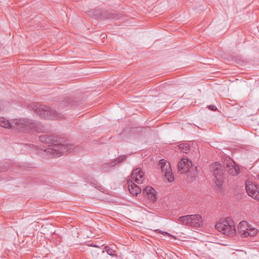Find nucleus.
Masks as SVG:
<instances>
[{
    "label": "nucleus",
    "instance_id": "nucleus-27",
    "mask_svg": "<svg viewBox=\"0 0 259 259\" xmlns=\"http://www.w3.org/2000/svg\"><path fill=\"white\" fill-rule=\"evenodd\" d=\"M8 167L7 165H5L4 166H0V171H6L7 169H8Z\"/></svg>",
    "mask_w": 259,
    "mask_h": 259
},
{
    "label": "nucleus",
    "instance_id": "nucleus-26",
    "mask_svg": "<svg viewBox=\"0 0 259 259\" xmlns=\"http://www.w3.org/2000/svg\"><path fill=\"white\" fill-rule=\"evenodd\" d=\"M207 107L209 110L213 111H216L217 110V107L214 105H208L207 106Z\"/></svg>",
    "mask_w": 259,
    "mask_h": 259
},
{
    "label": "nucleus",
    "instance_id": "nucleus-5",
    "mask_svg": "<svg viewBox=\"0 0 259 259\" xmlns=\"http://www.w3.org/2000/svg\"><path fill=\"white\" fill-rule=\"evenodd\" d=\"M215 228L219 232L230 237L233 236L236 234L234 225H226L222 223H217L215 226Z\"/></svg>",
    "mask_w": 259,
    "mask_h": 259
},
{
    "label": "nucleus",
    "instance_id": "nucleus-25",
    "mask_svg": "<svg viewBox=\"0 0 259 259\" xmlns=\"http://www.w3.org/2000/svg\"><path fill=\"white\" fill-rule=\"evenodd\" d=\"M118 163V162H117V160L116 159H114V160L111 161L110 162L108 163L109 166L111 168L115 165H116Z\"/></svg>",
    "mask_w": 259,
    "mask_h": 259
},
{
    "label": "nucleus",
    "instance_id": "nucleus-16",
    "mask_svg": "<svg viewBox=\"0 0 259 259\" xmlns=\"http://www.w3.org/2000/svg\"><path fill=\"white\" fill-rule=\"evenodd\" d=\"M39 139L41 142L46 144H51L55 141L54 137L46 134L39 136Z\"/></svg>",
    "mask_w": 259,
    "mask_h": 259
},
{
    "label": "nucleus",
    "instance_id": "nucleus-6",
    "mask_svg": "<svg viewBox=\"0 0 259 259\" xmlns=\"http://www.w3.org/2000/svg\"><path fill=\"white\" fill-rule=\"evenodd\" d=\"M160 169L162 172H164V176L168 182H172L174 181V176L171 172V168L169 162L164 159L159 161Z\"/></svg>",
    "mask_w": 259,
    "mask_h": 259
},
{
    "label": "nucleus",
    "instance_id": "nucleus-22",
    "mask_svg": "<svg viewBox=\"0 0 259 259\" xmlns=\"http://www.w3.org/2000/svg\"><path fill=\"white\" fill-rule=\"evenodd\" d=\"M104 249H105L106 251L109 255L112 256L115 255V251L113 248L109 247L108 246H106L105 247Z\"/></svg>",
    "mask_w": 259,
    "mask_h": 259
},
{
    "label": "nucleus",
    "instance_id": "nucleus-11",
    "mask_svg": "<svg viewBox=\"0 0 259 259\" xmlns=\"http://www.w3.org/2000/svg\"><path fill=\"white\" fill-rule=\"evenodd\" d=\"M225 169L229 175L233 176H237L240 172V168L234 162H227Z\"/></svg>",
    "mask_w": 259,
    "mask_h": 259
},
{
    "label": "nucleus",
    "instance_id": "nucleus-21",
    "mask_svg": "<svg viewBox=\"0 0 259 259\" xmlns=\"http://www.w3.org/2000/svg\"><path fill=\"white\" fill-rule=\"evenodd\" d=\"M219 223H222V224H225L226 225H234L233 220L230 217L225 218L222 222H219Z\"/></svg>",
    "mask_w": 259,
    "mask_h": 259
},
{
    "label": "nucleus",
    "instance_id": "nucleus-8",
    "mask_svg": "<svg viewBox=\"0 0 259 259\" xmlns=\"http://www.w3.org/2000/svg\"><path fill=\"white\" fill-rule=\"evenodd\" d=\"M245 189L248 195L259 202V187L248 182L245 184Z\"/></svg>",
    "mask_w": 259,
    "mask_h": 259
},
{
    "label": "nucleus",
    "instance_id": "nucleus-23",
    "mask_svg": "<svg viewBox=\"0 0 259 259\" xmlns=\"http://www.w3.org/2000/svg\"><path fill=\"white\" fill-rule=\"evenodd\" d=\"M126 158V155H121L120 156H119L118 158H117L116 159V160H117V162H118V163H120V162H121L123 161H124Z\"/></svg>",
    "mask_w": 259,
    "mask_h": 259
},
{
    "label": "nucleus",
    "instance_id": "nucleus-1",
    "mask_svg": "<svg viewBox=\"0 0 259 259\" xmlns=\"http://www.w3.org/2000/svg\"><path fill=\"white\" fill-rule=\"evenodd\" d=\"M0 126L6 128H15L18 130L38 131V125L36 122L24 118L14 119L10 122L5 118L0 117Z\"/></svg>",
    "mask_w": 259,
    "mask_h": 259
},
{
    "label": "nucleus",
    "instance_id": "nucleus-13",
    "mask_svg": "<svg viewBox=\"0 0 259 259\" xmlns=\"http://www.w3.org/2000/svg\"><path fill=\"white\" fill-rule=\"evenodd\" d=\"M179 221L182 222L184 225L191 227L194 226V215H187L181 217Z\"/></svg>",
    "mask_w": 259,
    "mask_h": 259
},
{
    "label": "nucleus",
    "instance_id": "nucleus-9",
    "mask_svg": "<svg viewBox=\"0 0 259 259\" xmlns=\"http://www.w3.org/2000/svg\"><path fill=\"white\" fill-rule=\"evenodd\" d=\"M192 161L185 158H182L178 165L179 171H180L181 174L190 171V169L192 168Z\"/></svg>",
    "mask_w": 259,
    "mask_h": 259
},
{
    "label": "nucleus",
    "instance_id": "nucleus-19",
    "mask_svg": "<svg viewBox=\"0 0 259 259\" xmlns=\"http://www.w3.org/2000/svg\"><path fill=\"white\" fill-rule=\"evenodd\" d=\"M195 228L203 227V222L202 217L199 214H195Z\"/></svg>",
    "mask_w": 259,
    "mask_h": 259
},
{
    "label": "nucleus",
    "instance_id": "nucleus-29",
    "mask_svg": "<svg viewBox=\"0 0 259 259\" xmlns=\"http://www.w3.org/2000/svg\"><path fill=\"white\" fill-rule=\"evenodd\" d=\"M2 103L0 102V111L2 110L3 109L2 107L1 106Z\"/></svg>",
    "mask_w": 259,
    "mask_h": 259
},
{
    "label": "nucleus",
    "instance_id": "nucleus-17",
    "mask_svg": "<svg viewBox=\"0 0 259 259\" xmlns=\"http://www.w3.org/2000/svg\"><path fill=\"white\" fill-rule=\"evenodd\" d=\"M72 103V99L68 97L65 100H63L60 103V107L62 108H66L71 105Z\"/></svg>",
    "mask_w": 259,
    "mask_h": 259
},
{
    "label": "nucleus",
    "instance_id": "nucleus-20",
    "mask_svg": "<svg viewBox=\"0 0 259 259\" xmlns=\"http://www.w3.org/2000/svg\"><path fill=\"white\" fill-rule=\"evenodd\" d=\"M257 233V230L254 228L249 227L248 230L246 232V237L248 236L252 237L256 235Z\"/></svg>",
    "mask_w": 259,
    "mask_h": 259
},
{
    "label": "nucleus",
    "instance_id": "nucleus-4",
    "mask_svg": "<svg viewBox=\"0 0 259 259\" xmlns=\"http://www.w3.org/2000/svg\"><path fill=\"white\" fill-rule=\"evenodd\" d=\"M211 170L213 171V180L215 183V187L219 192H222L224 189V177L223 170L215 164L211 166Z\"/></svg>",
    "mask_w": 259,
    "mask_h": 259
},
{
    "label": "nucleus",
    "instance_id": "nucleus-3",
    "mask_svg": "<svg viewBox=\"0 0 259 259\" xmlns=\"http://www.w3.org/2000/svg\"><path fill=\"white\" fill-rule=\"evenodd\" d=\"M45 152L48 155H52L53 157H59L65 152H71L74 150V145L72 144H53L49 146Z\"/></svg>",
    "mask_w": 259,
    "mask_h": 259
},
{
    "label": "nucleus",
    "instance_id": "nucleus-14",
    "mask_svg": "<svg viewBox=\"0 0 259 259\" xmlns=\"http://www.w3.org/2000/svg\"><path fill=\"white\" fill-rule=\"evenodd\" d=\"M127 183L128 190L131 194L137 196L141 192V188L134 184L132 180L128 181Z\"/></svg>",
    "mask_w": 259,
    "mask_h": 259
},
{
    "label": "nucleus",
    "instance_id": "nucleus-15",
    "mask_svg": "<svg viewBox=\"0 0 259 259\" xmlns=\"http://www.w3.org/2000/svg\"><path fill=\"white\" fill-rule=\"evenodd\" d=\"M250 226L246 221H241L238 225V230L242 237H246V232Z\"/></svg>",
    "mask_w": 259,
    "mask_h": 259
},
{
    "label": "nucleus",
    "instance_id": "nucleus-10",
    "mask_svg": "<svg viewBox=\"0 0 259 259\" xmlns=\"http://www.w3.org/2000/svg\"><path fill=\"white\" fill-rule=\"evenodd\" d=\"M156 192L155 190L151 186H146L143 191L144 196L149 201L154 202L156 201Z\"/></svg>",
    "mask_w": 259,
    "mask_h": 259
},
{
    "label": "nucleus",
    "instance_id": "nucleus-2",
    "mask_svg": "<svg viewBox=\"0 0 259 259\" xmlns=\"http://www.w3.org/2000/svg\"><path fill=\"white\" fill-rule=\"evenodd\" d=\"M28 107L33 110L41 118L57 119H61L63 116L61 114L50 109L49 107L37 103H31L28 105Z\"/></svg>",
    "mask_w": 259,
    "mask_h": 259
},
{
    "label": "nucleus",
    "instance_id": "nucleus-24",
    "mask_svg": "<svg viewBox=\"0 0 259 259\" xmlns=\"http://www.w3.org/2000/svg\"><path fill=\"white\" fill-rule=\"evenodd\" d=\"M101 168L105 171H107L111 168L108 165V163H104L102 165Z\"/></svg>",
    "mask_w": 259,
    "mask_h": 259
},
{
    "label": "nucleus",
    "instance_id": "nucleus-12",
    "mask_svg": "<svg viewBox=\"0 0 259 259\" xmlns=\"http://www.w3.org/2000/svg\"><path fill=\"white\" fill-rule=\"evenodd\" d=\"M143 176L144 174L142 170L137 168L133 170L131 177L137 184H142L144 180Z\"/></svg>",
    "mask_w": 259,
    "mask_h": 259
},
{
    "label": "nucleus",
    "instance_id": "nucleus-30",
    "mask_svg": "<svg viewBox=\"0 0 259 259\" xmlns=\"http://www.w3.org/2000/svg\"><path fill=\"white\" fill-rule=\"evenodd\" d=\"M197 170V166H195V171H196Z\"/></svg>",
    "mask_w": 259,
    "mask_h": 259
},
{
    "label": "nucleus",
    "instance_id": "nucleus-18",
    "mask_svg": "<svg viewBox=\"0 0 259 259\" xmlns=\"http://www.w3.org/2000/svg\"><path fill=\"white\" fill-rule=\"evenodd\" d=\"M179 149L185 153H188L190 151V146L188 143H182L178 145Z\"/></svg>",
    "mask_w": 259,
    "mask_h": 259
},
{
    "label": "nucleus",
    "instance_id": "nucleus-7",
    "mask_svg": "<svg viewBox=\"0 0 259 259\" xmlns=\"http://www.w3.org/2000/svg\"><path fill=\"white\" fill-rule=\"evenodd\" d=\"M88 14L91 17L95 18H104L110 19H117L118 17L115 13L107 14V15L101 14L100 9H93L88 12Z\"/></svg>",
    "mask_w": 259,
    "mask_h": 259
},
{
    "label": "nucleus",
    "instance_id": "nucleus-28",
    "mask_svg": "<svg viewBox=\"0 0 259 259\" xmlns=\"http://www.w3.org/2000/svg\"><path fill=\"white\" fill-rule=\"evenodd\" d=\"M96 188L100 191H102V190H103V188L101 186H96Z\"/></svg>",
    "mask_w": 259,
    "mask_h": 259
}]
</instances>
